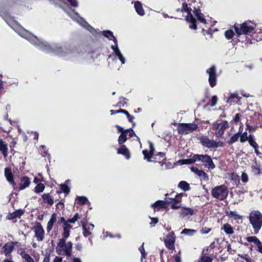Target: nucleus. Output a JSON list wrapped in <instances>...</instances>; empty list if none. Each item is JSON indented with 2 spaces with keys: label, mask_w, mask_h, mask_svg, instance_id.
Wrapping results in <instances>:
<instances>
[{
  "label": "nucleus",
  "mask_w": 262,
  "mask_h": 262,
  "mask_svg": "<svg viewBox=\"0 0 262 262\" xmlns=\"http://www.w3.org/2000/svg\"><path fill=\"white\" fill-rule=\"evenodd\" d=\"M14 30L19 35L45 52L53 53L62 57L69 56L70 57H77L80 54L79 52L76 50H74L68 44L63 45H56L53 46L49 45L46 42L40 40L36 36L33 35L21 27L17 26L14 28Z\"/></svg>",
  "instance_id": "1"
},
{
  "label": "nucleus",
  "mask_w": 262,
  "mask_h": 262,
  "mask_svg": "<svg viewBox=\"0 0 262 262\" xmlns=\"http://www.w3.org/2000/svg\"><path fill=\"white\" fill-rule=\"evenodd\" d=\"M68 5L71 7L76 8L78 6V3L77 0H64L60 1V7L63 10V11L68 15L74 21L77 23L81 26L86 28L88 30L91 32L92 34L95 35L97 31L96 30L89 25L80 15L76 12L72 10L69 7Z\"/></svg>",
  "instance_id": "2"
},
{
  "label": "nucleus",
  "mask_w": 262,
  "mask_h": 262,
  "mask_svg": "<svg viewBox=\"0 0 262 262\" xmlns=\"http://www.w3.org/2000/svg\"><path fill=\"white\" fill-rule=\"evenodd\" d=\"M181 11L186 13L185 19L189 23V27L191 29L196 30L197 29L196 18L202 25L205 26L207 24L204 15L198 9L194 8L192 11L187 4L183 3Z\"/></svg>",
  "instance_id": "3"
},
{
  "label": "nucleus",
  "mask_w": 262,
  "mask_h": 262,
  "mask_svg": "<svg viewBox=\"0 0 262 262\" xmlns=\"http://www.w3.org/2000/svg\"><path fill=\"white\" fill-rule=\"evenodd\" d=\"M149 149H145L142 151L144 155V159L148 162H158L161 166H163L164 163L160 161V158L164 159L165 154L163 152H158L155 155V148L154 145L151 142H149ZM165 169H167V166L165 164Z\"/></svg>",
  "instance_id": "4"
},
{
  "label": "nucleus",
  "mask_w": 262,
  "mask_h": 262,
  "mask_svg": "<svg viewBox=\"0 0 262 262\" xmlns=\"http://www.w3.org/2000/svg\"><path fill=\"white\" fill-rule=\"evenodd\" d=\"M73 243L70 241L66 243V239H59L56 247V252L59 255L70 257L72 256Z\"/></svg>",
  "instance_id": "5"
},
{
  "label": "nucleus",
  "mask_w": 262,
  "mask_h": 262,
  "mask_svg": "<svg viewBox=\"0 0 262 262\" xmlns=\"http://www.w3.org/2000/svg\"><path fill=\"white\" fill-rule=\"evenodd\" d=\"M256 27V24L250 21H246L241 24H235L234 29L237 37L241 35H249L253 32Z\"/></svg>",
  "instance_id": "6"
},
{
  "label": "nucleus",
  "mask_w": 262,
  "mask_h": 262,
  "mask_svg": "<svg viewBox=\"0 0 262 262\" xmlns=\"http://www.w3.org/2000/svg\"><path fill=\"white\" fill-rule=\"evenodd\" d=\"M249 219L254 233L258 234L262 226V214L258 210H253L250 213Z\"/></svg>",
  "instance_id": "7"
},
{
  "label": "nucleus",
  "mask_w": 262,
  "mask_h": 262,
  "mask_svg": "<svg viewBox=\"0 0 262 262\" xmlns=\"http://www.w3.org/2000/svg\"><path fill=\"white\" fill-rule=\"evenodd\" d=\"M228 187L225 185L215 186L211 191L212 196L221 201L226 199L228 195Z\"/></svg>",
  "instance_id": "8"
},
{
  "label": "nucleus",
  "mask_w": 262,
  "mask_h": 262,
  "mask_svg": "<svg viewBox=\"0 0 262 262\" xmlns=\"http://www.w3.org/2000/svg\"><path fill=\"white\" fill-rule=\"evenodd\" d=\"M198 125L194 123H179L178 125V133L181 135H187L195 130Z\"/></svg>",
  "instance_id": "9"
},
{
  "label": "nucleus",
  "mask_w": 262,
  "mask_h": 262,
  "mask_svg": "<svg viewBox=\"0 0 262 262\" xmlns=\"http://www.w3.org/2000/svg\"><path fill=\"white\" fill-rule=\"evenodd\" d=\"M199 140L203 146L209 148H215L218 147H222L223 145L222 142H216L213 140L210 139L206 136L200 137Z\"/></svg>",
  "instance_id": "10"
},
{
  "label": "nucleus",
  "mask_w": 262,
  "mask_h": 262,
  "mask_svg": "<svg viewBox=\"0 0 262 262\" xmlns=\"http://www.w3.org/2000/svg\"><path fill=\"white\" fill-rule=\"evenodd\" d=\"M229 124L227 121L220 123H214L212 128L215 130L214 134L217 138L221 137L224 134L225 129L228 127Z\"/></svg>",
  "instance_id": "11"
},
{
  "label": "nucleus",
  "mask_w": 262,
  "mask_h": 262,
  "mask_svg": "<svg viewBox=\"0 0 262 262\" xmlns=\"http://www.w3.org/2000/svg\"><path fill=\"white\" fill-rule=\"evenodd\" d=\"M197 162H202L204 166L209 169H213L215 167L212 160L208 155L197 154Z\"/></svg>",
  "instance_id": "12"
},
{
  "label": "nucleus",
  "mask_w": 262,
  "mask_h": 262,
  "mask_svg": "<svg viewBox=\"0 0 262 262\" xmlns=\"http://www.w3.org/2000/svg\"><path fill=\"white\" fill-rule=\"evenodd\" d=\"M206 73L209 76L208 81L209 85L211 88H213L216 84L217 80L215 67L212 66L210 68L207 70Z\"/></svg>",
  "instance_id": "13"
},
{
  "label": "nucleus",
  "mask_w": 262,
  "mask_h": 262,
  "mask_svg": "<svg viewBox=\"0 0 262 262\" xmlns=\"http://www.w3.org/2000/svg\"><path fill=\"white\" fill-rule=\"evenodd\" d=\"M33 231L37 241L41 242L44 239L45 230L40 223H35L33 227Z\"/></svg>",
  "instance_id": "14"
},
{
  "label": "nucleus",
  "mask_w": 262,
  "mask_h": 262,
  "mask_svg": "<svg viewBox=\"0 0 262 262\" xmlns=\"http://www.w3.org/2000/svg\"><path fill=\"white\" fill-rule=\"evenodd\" d=\"M176 237L173 231L169 232L164 239V243L166 248L169 250L174 249Z\"/></svg>",
  "instance_id": "15"
},
{
  "label": "nucleus",
  "mask_w": 262,
  "mask_h": 262,
  "mask_svg": "<svg viewBox=\"0 0 262 262\" xmlns=\"http://www.w3.org/2000/svg\"><path fill=\"white\" fill-rule=\"evenodd\" d=\"M111 48L113 50L114 55L120 61L121 64H124L125 63L126 59L119 49L118 44L112 45Z\"/></svg>",
  "instance_id": "16"
},
{
  "label": "nucleus",
  "mask_w": 262,
  "mask_h": 262,
  "mask_svg": "<svg viewBox=\"0 0 262 262\" xmlns=\"http://www.w3.org/2000/svg\"><path fill=\"white\" fill-rule=\"evenodd\" d=\"M241 99V97L238 95L237 92L230 93L226 102L230 105L236 103L240 104Z\"/></svg>",
  "instance_id": "17"
},
{
  "label": "nucleus",
  "mask_w": 262,
  "mask_h": 262,
  "mask_svg": "<svg viewBox=\"0 0 262 262\" xmlns=\"http://www.w3.org/2000/svg\"><path fill=\"white\" fill-rule=\"evenodd\" d=\"M82 228L83 230V235L85 237H88L92 234L91 231L94 228V225L92 224H89L85 222H81Z\"/></svg>",
  "instance_id": "18"
},
{
  "label": "nucleus",
  "mask_w": 262,
  "mask_h": 262,
  "mask_svg": "<svg viewBox=\"0 0 262 262\" xmlns=\"http://www.w3.org/2000/svg\"><path fill=\"white\" fill-rule=\"evenodd\" d=\"M17 244V242H10L6 243L3 247V251L6 256L9 257L10 254L13 251L14 246Z\"/></svg>",
  "instance_id": "19"
},
{
  "label": "nucleus",
  "mask_w": 262,
  "mask_h": 262,
  "mask_svg": "<svg viewBox=\"0 0 262 262\" xmlns=\"http://www.w3.org/2000/svg\"><path fill=\"white\" fill-rule=\"evenodd\" d=\"M168 205L167 201H157L151 205V207L155 211H159L161 209L166 208Z\"/></svg>",
  "instance_id": "20"
},
{
  "label": "nucleus",
  "mask_w": 262,
  "mask_h": 262,
  "mask_svg": "<svg viewBox=\"0 0 262 262\" xmlns=\"http://www.w3.org/2000/svg\"><path fill=\"white\" fill-rule=\"evenodd\" d=\"M116 127L117 128L118 132L121 133V134L118 138V143L119 144L121 145L126 141L127 135L124 131L123 128L118 125H116Z\"/></svg>",
  "instance_id": "21"
},
{
  "label": "nucleus",
  "mask_w": 262,
  "mask_h": 262,
  "mask_svg": "<svg viewBox=\"0 0 262 262\" xmlns=\"http://www.w3.org/2000/svg\"><path fill=\"white\" fill-rule=\"evenodd\" d=\"M191 170L195 174L200 177L201 180L207 181L208 180V175L202 170L198 169L197 167H191Z\"/></svg>",
  "instance_id": "22"
},
{
  "label": "nucleus",
  "mask_w": 262,
  "mask_h": 262,
  "mask_svg": "<svg viewBox=\"0 0 262 262\" xmlns=\"http://www.w3.org/2000/svg\"><path fill=\"white\" fill-rule=\"evenodd\" d=\"M196 213V210L190 208L184 207L180 212V216L184 217L187 215H192Z\"/></svg>",
  "instance_id": "23"
},
{
  "label": "nucleus",
  "mask_w": 262,
  "mask_h": 262,
  "mask_svg": "<svg viewBox=\"0 0 262 262\" xmlns=\"http://www.w3.org/2000/svg\"><path fill=\"white\" fill-rule=\"evenodd\" d=\"M117 153L124 156L126 159H129L130 158L129 150L124 145H121L120 147L118 149Z\"/></svg>",
  "instance_id": "24"
},
{
  "label": "nucleus",
  "mask_w": 262,
  "mask_h": 262,
  "mask_svg": "<svg viewBox=\"0 0 262 262\" xmlns=\"http://www.w3.org/2000/svg\"><path fill=\"white\" fill-rule=\"evenodd\" d=\"M5 176L7 181L13 186L15 185V183L13 180V176L10 168L7 167L5 169Z\"/></svg>",
  "instance_id": "25"
},
{
  "label": "nucleus",
  "mask_w": 262,
  "mask_h": 262,
  "mask_svg": "<svg viewBox=\"0 0 262 262\" xmlns=\"http://www.w3.org/2000/svg\"><path fill=\"white\" fill-rule=\"evenodd\" d=\"M30 184V180L27 177H23L20 179V182L19 185V189L20 190H23L25 189L26 187L29 186Z\"/></svg>",
  "instance_id": "26"
},
{
  "label": "nucleus",
  "mask_w": 262,
  "mask_h": 262,
  "mask_svg": "<svg viewBox=\"0 0 262 262\" xmlns=\"http://www.w3.org/2000/svg\"><path fill=\"white\" fill-rule=\"evenodd\" d=\"M177 196H178V195L176 196V198L174 199H170V201H167L168 205L169 204H171V208L173 209H178L181 206V201L179 200L178 198H177Z\"/></svg>",
  "instance_id": "27"
},
{
  "label": "nucleus",
  "mask_w": 262,
  "mask_h": 262,
  "mask_svg": "<svg viewBox=\"0 0 262 262\" xmlns=\"http://www.w3.org/2000/svg\"><path fill=\"white\" fill-rule=\"evenodd\" d=\"M57 219V215L56 213H53L52 214L51 216V219L49 221L47 226V231L49 233L50 232L53 228V226L54 223L56 222Z\"/></svg>",
  "instance_id": "28"
},
{
  "label": "nucleus",
  "mask_w": 262,
  "mask_h": 262,
  "mask_svg": "<svg viewBox=\"0 0 262 262\" xmlns=\"http://www.w3.org/2000/svg\"><path fill=\"white\" fill-rule=\"evenodd\" d=\"M134 7L136 12L140 16H143L145 14L144 10L142 7L141 2L136 1L134 3Z\"/></svg>",
  "instance_id": "29"
},
{
  "label": "nucleus",
  "mask_w": 262,
  "mask_h": 262,
  "mask_svg": "<svg viewBox=\"0 0 262 262\" xmlns=\"http://www.w3.org/2000/svg\"><path fill=\"white\" fill-rule=\"evenodd\" d=\"M63 231L62 233V237L61 239H67L70 236V229L72 228L69 224H67L63 226Z\"/></svg>",
  "instance_id": "30"
},
{
  "label": "nucleus",
  "mask_w": 262,
  "mask_h": 262,
  "mask_svg": "<svg viewBox=\"0 0 262 262\" xmlns=\"http://www.w3.org/2000/svg\"><path fill=\"white\" fill-rule=\"evenodd\" d=\"M197 162V154L194 155L189 159L181 160L179 161V163L181 165L190 164Z\"/></svg>",
  "instance_id": "31"
},
{
  "label": "nucleus",
  "mask_w": 262,
  "mask_h": 262,
  "mask_svg": "<svg viewBox=\"0 0 262 262\" xmlns=\"http://www.w3.org/2000/svg\"><path fill=\"white\" fill-rule=\"evenodd\" d=\"M0 151H2L4 158L8 156V146L7 144L0 139Z\"/></svg>",
  "instance_id": "32"
},
{
  "label": "nucleus",
  "mask_w": 262,
  "mask_h": 262,
  "mask_svg": "<svg viewBox=\"0 0 262 262\" xmlns=\"http://www.w3.org/2000/svg\"><path fill=\"white\" fill-rule=\"evenodd\" d=\"M70 181L67 180L63 184L60 185L61 191H57L58 193L64 192L66 194H68L70 192V188L68 185L70 184Z\"/></svg>",
  "instance_id": "33"
},
{
  "label": "nucleus",
  "mask_w": 262,
  "mask_h": 262,
  "mask_svg": "<svg viewBox=\"0 0 262 262\" xmlns=\"http://www.w3.org/2000/svg\"><path fill=\"white\" fill-rule=\"evenodd\" d=\"M103 35L107 37L109 40H113L114 45L118 44L116 37L114 36L113 33L111 31H104L103 32Z\"/></svg>",
  "instance_id": "34"
},
{
  "label": "nucleus",
  "mask_w": 262,
  "mask_h": 262,
  "mask_svg": "<svg viewBox=\"0 0 262 262\" xmlns=\"http://www.w3.org/2000/svg\"><path fill=\"white\" fill-rule=\"evenodd\" d=\"M227 234L231 235L233 233L234 230L233 227L229 224L226 223L221 228Z\"/></svg>",
  "instance_id": "35"
},
{
  "label": "nucleus",
  "mask_w": 262,
  "mask_h": 262,
  "mask_svg": "<svg viewBox=\"0 0 262 262\" xmlns=\"http://www.w3.org/2000/svg\"><path fill=\"white\" fill-rule=\"evenodd\" d=\"M252 171L256 175L259 174L261 172L260 164L258 163L256 161L252 165Z\"/></svg>",
  "instance_id": "36"
},
{
  "label": "nucleus",
  "mask_w": 262,
  "mask_h": 262,
  "mask_svg": "<svg viewBox=\"0 0 262 262\" xmlns=\"http://www.w3.org/2000/svg\"><path fill=\"white\" fill-rule=\"evenodd\" d=\"M42 199L45 203L52 205L54 203L53 197L49 193H45L42 196Z\"/></svg>",
  "instance_id": "37"
},
{
  "label": "nucleus",
  "mask_w": 262,
  "mask_h": 262,
  "mask_svg": "<svg viewBox=\"0 0 262 262\" xmlns=\"http://www.w3.org/2000/svg\"><path fill=\"white\" fill-rule=\"evenodd\" d=\"M242 132H241V128H239V131L238 133L234 134L232 135L230 140L228 141V143L229 144H232L233 143H235V142L237 141L239 136L241 134Z\"/></svg>",
  "instance_id": "38"
},
{
  "label": "nucleus",
  "mask_w": 262,
  "mask_h": 262,
  "mask_svg": "<svg viewBox=\"0 0 262 262\" xmlns=\"http://www.w3.org/2000/svg\"><path fill=\"white\" fill-rule=\"evenodd\" d=\"M246 240L249 243H253L257 247L261 244L260 240L256 236H248Z\"/></svg>",
  "instance_id": "39"
},
{
  "label": "nucleus",
  "mask_w": 262,
  "mask_h": 262,
  "mask_svg": "<svg viewBox=\"0 0 262 262\" xmlns=\"http://www.w3.org/2000/svg\"><path fill=\"white\" fill-rule=\"evenodd\" d=\"M75 201L77 204L80 205H83L86 204L87 203H89L90 204V202L88 201L87 198L83 196H77L76 198Z\"/></svg>",
  "instance_id": "40"
},
{
  "label": "nucleus",
  "mask_w": 262,
  "mask_h": 262,
  "mask_svg": "<svg viewBox=\"0 0 262 262\" xmlns=\"http://www.w3.org/2000/svg\"><path fill=\"white\" fill-rule=\"evenodd\" d=\"M23 213H24V212L22 210H16V211L13 212V213L10 214L8 216V219L9 220H12L17 217L20 216L21 215L23 214Z\"/></svg>",
  "instance_id": "41"
},
{
  "label": "nucleus",
  "mask_w": 262,
  "mask_h": 262,
  "mask_svg": "<svg viewBox=\"0 0 262 262\" xmlns=\"http://www.w3.org/2000/svg\"><path fill=\"white\" fill-rule=\"evenodd\" d=\"M144 243H143L142 244V245L139 248V251L140 252L141 254V262H146L145 259L146 255H147V253L145 252L144 248Z\"/></svg>",
  "instance_id": "42"
},
{
  "label": "nucleus",
  "mask_w": 262,
  "mask_h": 262,
  "mask_svg": "<svg viewBox=\"0 0 262 262\" xmlns=\"http://www.w3.org/2000/svg\"><path fill=\"white\" fill-rule=\"evenodd\" d=\"M178 187L184 191H187L190 189L189 184L185 181H181L178 184Z\"/></svg>",
  "instance_id": "43"
},
{
  "label": "nucleus",
  "mask_w": 262,
  "mask_h": 262,
  "mask_svg": "<svg viewBox=\"0 0 262 262\" xmlns=\"http://www.w3.org/2000/svg\"><path fill=\"white\" fill-rule=\"evenodd\" d=\"M20 255L26 260V262H34V259L30 255L26 253L24 251H22Z\"/></svg>",
  "instance_id": "44"
},
{
  "label": "nucleus",
  "mask_w": 262,
  "mask_h": 262,
  "mask_svg": "<svg viewBox=\"0 0 262 262\" xmlns=\"http://www.w3.org/2000/svg\"><path fill=\"white\" fill-rule=\"evenodd\" d=\"M196 232L195 230L190 229H184L181 231V234L189 236H192Z\"/></svg>",
  "instance_id": "45"
},
{
  "label": "nucleus",
  "mask_w": 262,
  "mask_h": 262,
  "mask_svg": "<svg viewBox=\"0 0 262 262\" xmlns=\"http://www.w3.org/2000/svg\"><path fill=\"white\" fill-rule=\"evenodd\" d=\"M121 112L122 113H124V114L126 115L128 121L131 122V123H133V125L135 126V123L133 121L134 117L133 116H131L128 113V112L127 111H126V110H121Z\"/></svg>",
  "instance_id": "46"
},
{
  "label": "nucleus",
  "mask_w": 262,
  "mask_h": 262,
  "mask_svg": "<svg viewBox=\"0 0 262 262\" xmlns=\"http://www.w3.org/2000/svg\"><path fill=\"white\" fill-rule=\"evenodd\" d=\"M45 185L42 183L38 184L34 188V191L36 193H40L42 192L45 189Z\"/></svg>",
  "instance_id": "47"
},
{
  "label": "nucleus",
  "mask_w": 262,
  "mask_h": 262,
  "mask_svg": "<svg viewBox=\"0 0 262 262\" xmlns=\"http://www.w3.org/2000/svg\"><path fill=\"white\" fill-rule=\"evenodd\" d=\"M227 215L230 217L234 218L235 220H238L242 219V216L237 214L235 211H231L229 212H227Z\"/></svg>",
  "instance_id": "48"
},
{
  "label": "nucleus",
  "mask_w": 262,
  "mask_h": 262,
  "mask_svg": "<svg viewBox=\"0 0 262 262\" xmlns=\"http://www.w3.org/2000/svg\"><path fill=\"white\" fill-rule=\"evenodd\" d=\"M240 142L241 143H244L246 141H248L249 140V137H248L247 133L246 132L241 133L240 136Z\"/></svg>",
  "instance_id": "49"
},
{
  "label": "nucleus",
  "mask_w": 262,
  "mask_h": 262,
  "mask_svg": "<svg viewBox=\"0 0 262 262\" xmlns=\"http://www.w3.org/2000/svg\"><path fill=\"white\" fill-rule=\"evenodd\" d=\"M234 35V32L232 30H228L225 31V35L226 38L228 39H231Z\"/></svg>",
  "instance_id": "50"
},
{
  "label": "nucleus",
  "mask_w": 262,
  "mask_h": 262,
  "mask_svg": "<svg viewBox=\"0 0 262 262\" xmlns=\"http://www.w3.org/2000/svg\"><path fill=\"white\" fill-rule=\"evenodd\" d=\"M124 131L125 132L126 134H127V137H128L129 138L132 137L133 136H136L134 131L133 130L132 128L127 129L124 130Z\"/></svg>",
  "instance_id": "51"
},
{
  "label": "nucleus",
  "mask_w": 262,
  "mask_h": 262,
  "mask_svg": "<svg viewBox=\"0 0 262 262\" xmlns=\"http://www.w3.org/2000/svg\"><path fill=\"white\" fill-rule=\"evenodd\" d=\"M241 180L243 183H247L249 180L248 174L246 172H242L241 176Z\"/></svg>",
  "instance_id": "52"
},
{
  "label": "nucleus",
  "mask_w": 262,
  "mask_h": 262,
  "mask_svg": "<svg viewBox=\"0 0 262 262\" xmlns=\"http://www.w3.org/2000/svg\"><path fill=\"white\" fill-rule=\"evenodd\" d=\"M248 142L249 144L254 148H258V145L255 142V141L253 139H250L248 140Z\"/></svg>",
  "instance_id": "53"
},
{
  "label": "nucleus",
  "mask_w": 262,
  "mask_h": 262,
  "mask_svg": "<svg viewBox=\"0 0 262 262\" xmlns=\"http://www.w3.org/2000/svg\"><path fill=\"white\" fill-rule=\"evenodd\" d=\"M127 99L124 98H120L119 103L118 105L120 107H124L125 104L127 103Z\"/></svg>",
  "instance_id": "54"
},
{
  "label": "nucleus",
  "mask_w": 262,
  "mask_h": 262,
  "mask_svg": "<svg viewBox=\"0 0 262 262\" xmlns=\"http://www.w3.org/2000/svg\"><path fill=\"white\" fill-rule=\"evenodd\" d=\"M211 228L208 227H203L200 230V232L203 234H207L211 231Z\"/></svg>",
  "instance_id": "55"
},
{
  "label": "nucleus",
  "mask_w": 262,
  "mask_h": 262,
  "mask_svg": "<svg viewBox=\"0 0 262 262\" xmlns=\"http://www.w3.org/2000/svg\"><path fill=\"white\" fill-rule=\"evenodd\" d=\"M217 97L216 96L214 95V96H213L212 98H211V106H215L216 103H217Z\"/></svg>",
  "instance_id": "56"
},
{
  "label": "nucleus",
  "mask_w": 262,
  "mask_h": 262,
  "mask_svg": "<svg viewBox=\"0 0 262 262\" xmlns=\"http://www.w3.org/2000/svg\"><path fill=\"white\" fill-rule=\"evenodd\" d=\"M41 148H42L44 150V154L45 155H43V156L46 157L47 156V157L50 159V155L48 153V150L47 149L46 146L45 145H41L40 146Z\"/></svg>",
  "instance_id": "57"
},
{
  "label": "nucleus",
  "mask_w": 262,
  "mask_h": 262,
  "mask_svg": "<svg viewBox=\"0 0 262 262\" xmlns=\"http://www.w3.org/2000/svg\"><path fill=\"white\" fill-rule=\"evenodd\" d=\"M201 262H212V259L208 256H204L202 257Z\"/></svg>",
  "instance_id": "58"
},
{
  "label": "nucleus",
  "mask_w": 262,
  "mask_h": 262,
  "mask_svg": "<svg viewBox=\"0 0 262 262\" xmlns=\"http://www.w3.org/2000/svg\"><path fill=\"white\" fill-rule=\"evenodd\" d=\"M246 129L249 130V132H254L256 129V127L250 125L249 124H246Z\"/></svg>",
  "instance_id": "59"
},
{
  "label": "nucleus",
  "mask_w": 262,
  "mask_h": 262,
  "mask_svg": "<svg viewBox=\"0 0 262 262\" xmlns=\"http://www.w3.org/2000/svg\"><path fill=\"white\" fill-rule=\"evenodd\" d=\"M50 254L46 253L45 258L43 259V262H50Z\"/></svg>",
  "instance_id": "60"
},
{
  "label": "nucleus",
  "mask_w": 262,
  "mask_h": 262,
  "mask_svg": "<svg viewBox=\"0 0 262 262\" xmlns=\"http://www.w3.org/2000/svg\"><path fill=\"white\" fill-rule=\"evenodd\" d=\"M240 118H241V115L239 114H236L235 116H234V118L233 119V121L235 122V123H237L238 122L239 120H240Z\"/></svg>",
  "instance_id": "61"
},
{
  "label": "nucleus",
  "mask_w": 262,
  "mask_h": 262,
  "mask_svg": "<svg viewBox=\"0 0 262 262\" xmlns=\"http://www.w3.org/2000/svg\"><path fill=\"white\" fill-rule=\"evenodd\" d=\"M150 219H151V222L150 224H156L158 222V219L157 217H150Z\"/></svg>",
  "instance_id": "62"
},
{
  "label": "nucleus",
  "mask_w": 262,
  "mask_h": 262,
  "mask_svg": "<svg viewBox=\"0 0 262 262\" xmlns=\"http://www.w3.org/2000/svg\"><path fill=\"white\" fill-rule=\"evenodd\" d=\"M56 207L57 209L61 210L64 208V204L62 202H60L57 204Z\"/></svg>",
  "instance_id": "63"
},
{
  "label": "nucleus",
  "mask_w": 262,
  "mask_h": 262,
  "mask_svg": "<svg viewBox=\"0 0 262 262\" xmlns=\"http://www.w3.org/2000/svg\"><path fill=\"white\" fill-rule=\"evenodd\" d=\"M62 258L61 257H59V256H56L53 260V262H62Z\"/></svg>",
  "instance_id": "64"
}]
</instances>
